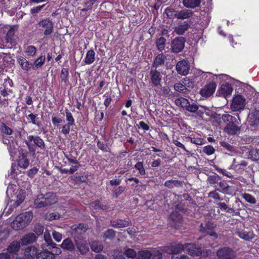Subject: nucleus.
I'll return each instance as SVG.
<instances>
[{
    "mask_svg": "<svg viewBox=\"0 0 259 259\" xmlns=\"http://www.w3.org/2000/svg\"><path fill=\"white\" fill-rule=\"evenodd\" d=\"M179 11L171 7H167L164 12L167 17L169 19H178Z\"/></svg>",
    "mask_w": 259,
    "mask_h": 259,
    "instance_id": "bb28decb",
    "label": "nucleus"
},
{
    "mask_svg": "<svg viewBox=\"0 0 259 259\" xmlns=\"http://www.w3.org/2000/svg\"><path fill=\"white\" fill-rule=\"evenodd\" d=\"M176 104L178 106L186 109L190 103L188 100L184 98H180L176 100Z\"/></svg>",
    "mask_w": 259,
    "mask_h": 259,
    "instance_id": "de8ad7c7",
    "label": "nucleus"
},
{
    "mask_svg": "<svg viewBox=\"0 0 259 259\" xmlns=\"http://www.w3.org/2000/svg\"><path fill=\"white\" fill-rule=\"evenodd\" d=\"M166 44V39L164 37L158 38L155 40V45L157 50L162 52L165 49Z\"/></svg>",
    "mask_w": 259,
    "mask_h": 259,
    "instance_id": "ea45409f",
    "label": "nucleus"
},
{
    "mask_svg": "<svg viewBox=\"0 0 259 259\" xmlns=\"http://www.w3.org/2000/svg\"><path fill=\"white\" fill-rule=\"evenodd\" d=\"M193 15V13L191 10L184 9L179 11L178 19L184 20L188 19L192 17Z\"/></svg>",
    "mask_w": 259,
    "mask_h": 259,
    "instance_id": "2f4dec72",
    "label": "nucleus"
},
{
    "mask_svg": "<svg viewBox=\"0 0 259 259\" xmlns=\"http://www.w3.org/2000/svg\"><path fill=\"white\" fill-rule=\"evenodd\" d=\"M65 157L70 164H78V160H77L76 157L73 156L72 154H65Z\"/></svg>",
    "mask_w": 259,
    "mask_h": 259,
    "instance_id": "774afa93",
    "label": "nucleus"
},
{
    "mask_svg": "<svg viewBox=\"0 0 259 259\" xmlns=\"http://www.w3.org/2000/svg\"><path fill=\"white\" fill-rule=\"evenodd\" d=\"M222 119L226 123L224 130L227 133L230 135H235L240 132L241 129L238 126L241 122L239 113H237L234 116L228 114H223Z\"/></svg>",
    "mask_w": 259,
    "mask_h": 259,
    "instance_id": "f03ea898",
    "label": "nucleus"
},
{
    "mask_svg": "<svg viewBox=\"0 0 259 259\" xmlns=\"http://www.w3.org/2000/svg\"><path fill=\"white\" fill-rule=\"evenodd\" d=\"M217 255L220 259H235L237 253L231 247H223L218 250Z\"/></svg>",
    "mask_w": 259,
    "mask_h": 259,
    "instance_id": "7ed1b4c3",
    "label": "nucleus"
},
{
    "mask_svg": "<svg viewBox=\"0 0 259 259\" xmlns=\"http://www.w3.org/2000/svg\"><path fill=\"white\" fill-rule=\"evenodd\" d=\"M46 60V57L45 55H41L38 57L36 59L32 62L33 70H36L41 67L45 64Z\"/></svg>",
    "mask_w": 259,
    "mask_h": 259,
    "instance_id": "4c0bfd02",
    "label": "nucleus"
},
{
    "mask_svg": "<svg viewBox=\"0 0 259 259\" xmlns=\"http://www.w3.org/2000/svg\"><path fill=\"white\" fill-rule=\"evenodd\" d=\"M95 53L92 49L90 50L87 53L84 58V62L86 64H91L95 60Z\"/></svg>",
    "mask_w": 259,
    "mask_h": 259,
    "instance_id": "58836bf2",
    "label": "nucleus"
},
{
    "mask_svg": "<svg viewBox=\"0 0 259 259\" xmlns=\"http://www.w3.org/2000/svg\"><path fill=\"white\" fill-rule=\"evenodd\" d=\"M123 254L125 255L127 258H137V253L134 249L132 248L126 249L124 251Z\"/></svg>",
    "mask_w": 259,
    "mask_h": 259,
    "instance_id": "6e6d98bb",
    "label": "nucleus"
},
{
    "mask_svg": "<svg viewBox=\"0 0 259 259\" xmlns=\"http://www.w3.org/2000/svg\"><path fill=\"white\" fill-rule=\"evenodd\" d=\"M14 34H15V30L12 27H11L6 35V39L8 42H10L11 44H13L14 42Z\"/></svg>",
    "mask_w": 259,
    "mask_h": 259,
    "instance_id": "09e8293b",
    "label": "nucleus"
},
{
    "mask_svg": "<svg viewBox=\"0 0 259 259\" xmlns=\"http://www.w3.org/2000/svg\"><path fill=\"white\" fill-rule=\"evenodd\" d=\"M220 144L221 146L224 148V149L227 150L229 152H234L235 151L234 146H232L226 141H221Z\"/></svg>",
    "mask_w": 259,
    "mask_h": 259,
    "instance_id": "052dcab7",
    "label": "nucleus"
},
{
    "mask_svg": "<svg viewBox=\"0 0 259 259\" xmlns=\"http://www.w3.org/2000/svg\"><path fill=\"white\" fill-rule=\"evenodd\" d=\"M75 246L81 255L87 254L89 251V246L87 241L85 240H75Z\"/></svg>",
    "mask_w": 259,
    "mask_h": 259,
    "instance_id": "f3484780",
    "label": "nucleus"
},
{
    "mask_svg": "<svg viewBox=\"0 0 259 259\" xmlns=\"http://www.w3.org/2000/svg\"><path fill=\"white\" fill-rule=\"evenodd\" d=\"M44 199L47 206L53 204L57 201L56 196L53 192H48L44 195Z\"/></svg>",
    "mask_w": 259,
    "mask_h": 259,
    "instance_id": "cd10ccee",
    "label": "nucleus"
},
{
    "mask_svg": "<svg viewBox=\"0 0 259 259\" xmlns=\"http://www.w3.org/2000/svg\"><path fill=\"white\" fill-rule=\"evenodd\" d=\"M134 167L139 171V174L141 176H144L146 174V170L144 167V163L142 161H138L135 165Z\"/></svg>",
    "mask_w": 259,
    "mask_h": 259,
    "instance_id": "864d4df0",
    "label": "nucleus"
},
{
    "mask_svg": "<svg viewBox=\"0 0 259 259\" xmlns=\"http://www.w3.org/2000/svg\"><path fill=\"white\" fill-rule=\"evenodd\" d=\"M186 39L182 36L176 37L171 43V51L175 53H178L183 51L185 46Z\"/></svg>",
    "mask_w": 259,
    "mask_h": 259,
    "instance_id": "1a4fd4ad",
    "label": "nucleus"
},
{
    "mask_svg": "<svg viewBox=\"0 0 259 259\" xmlns=\"http://www.w3.org/2000/svg\"><path fill=\"white\" fill-rule=\"evenodd\" d=\"M90 246L92 250L94 252L99 253L103 250V245L100 241L94 240L90 243Z\"/></svg>",
    "mask_w": 259,
    "mask_h": 259,
    "instance_id": "7c9ffc66",
    "label": "nucleus"
},
{
    "mask_svg": "<svg viewBox=\"0 0 259 259\" xmlns=\"http://www.w3.org/2000/svg\"><path fill=\"white\" fill-rule=\"evenodd\" d=\"M65 115L66 117V120L67 123L70 124L72 125H75V119L72 115L71 112L67 109L66 108L65 110Z\"/></svg>",
    "mask_w": 259,
    "mask_h": 259,
    "instance_id": "603ef678",
    "label": "nucleus"
},
{
    "mask_svg": "<svg viewBox=\"0 0 259 259\" xmlns=\"http://www.w3.org/2000/svg\"><path fill=\"white\" fill-rule=\"evenodd\" d=\"M36 237L33 233H29L25 234L21 239L22 245H27L32 243L35 240Z\"/></svg>",
    "mask_w": 259,
    "mask_h": 259,
    "instance_id": "a878e982",
    "label": "nucleus"
},
{
    "mask_svg": "<svg viewBox=\"0 0 259 259\" xmlns=\"http://www.w3.org/2000/svg\"><path fill=\"white\" fill-rule=\"evenodd\" d=\"M70 228L72 235L75 238H77L80 239L79 237L82 238L81 235L87 231L88 228L87 224L80 223L72 225Z\"/></svg>",
    "mask_w": 259,
    "mask_h": 259,
    "instance_id": "9d476101",
    "label": "nucleus"
},
{
    "mask_svg": "<svg viewBox=\"0 0 259 259\" xmlns=\"http://www.w3.org/2000/svg\"><path fill=\"white\" fill-rule=\"evenodd\" d=\"M38 250L34 246H30L27 247L24 252L26 257L28 258H32L36 256Z\"/></svg>",
    "mask_w": 259,
    "mask_h": 259,
    "instance_id": "e433bc0d",
    "label": "nucleus"
},
{
    "mask_svg": "<svg viewBox=\"0 0 259 259\" xmlns=\"http://www.w3.org/2000/svg\"><path fill=\"white\" fill-rule=\"evenodd\" d=\"M217 88V83L213 80L208 81L206 84L200 89L199 94L204 98H208L214 94Z\"/></svg>",
    "mask_w": 259,
    "mask_h": 259,
    "instance_id": "39448f33",
    "label": "nucleus"
},
{
    "mask_svg": "<svg viewBox=\"0 0 259 259\" xmlns=\"http://www.w3.org/2000/svg\"><path fill=\"white\" fill-rule=\"evenodd\" d=\"M151 82L153 87L161 86L162 76L161 72L156 69H151L150 71Z\"/></svg>",
    "mask_w": 259,
    "mask_h": 259,
    "instance_id": "ddd939ff",
    "label": "nucleus"
},
{
    "mask_svg": "<svg viewBox=\"0 0 259 259\" xmlns=\"http://www.w3.org/2000/svg\"><path fill=\"white\" fill-rule=\"evenodd\" d=\"M61 82L66 84L68 81L69 77V69L68 68H63L61 69L60 73Z\"/></svg>",
    "mask_w": 259,
    "mask_h": 259,
    "instance_id": "79ce46f5",
    "label": "nucleus"
},
{
    "mask_svg": "<svg viewBox=\"0 0 259 259\" xmlns=\"http://www.w3.org/2000/svg\"><path fill=\"white\" fill-rule=\"evenodd\" d=\"M25 214V216H24V214H21L15 218V220L12 224V227L14 229L18 230H21L24 228V218L26 217V214H27L29 216L31 215L32 217L31 212H26Z\"/></svg>",
    "mask_w": 259,
    "mask_h": 259,
    "instance_id": "2eb2a0df",
    "label": "nucleus"
},
{
    "mask_svg": "<svg viewBox=\"0 0 259 259\" xmlns=\"http://www.w3.org/2000/svg\"><path fill=\"white\" fill-rule=\"evenodd\" d=\"M60 246L65 251L72 252L75 249V244H74L70 238H67L63 240Z\"/></svg>",
    "mask_w": 259,
    "mask_h": 259,
    "instance_id": "412c9836",
    "label": "nucleus"
},
{
    "mask_svg": "<svg viewBox=\"0 0 259 259\" xmlns=\"http://www.w3.org/2000/svg\"><path fill=\"white\" fill-rule=\"evenodd\" d=\"M166 56L162 53L158 54L154 58L152 64V67L156 69L164 65Z\"/></svg>",
    "mask_w": 259,
    "mask_h": 259,
    "instance_id": "6ab92c4d",
    "label": "nucleus"
},
{
    "mask_svg": "<svg viewBox=\"0 0 259 259\" xmlns=\"http://www.w3.org/2000/svg\"><path fill=\"white\" fill-rule=\"evenodd\" d=\"M215 150L214 148L210 145L204 146L203 148V152L207 155H211L214 153Z\"/></svg>",
    "mask_w": 259,
    "mask_h": 259,
    "instance_id": "680f3d73",
    "label": "nucleus"
},
{
    "mask_svg": "<svg viewBox=\"0 0 259 259\" xmlns=\"http://www.w3.org/2000/svg\"><path fill=\"white\" fill-rule=\"evenodd\" d=\"M242 197L245 200L246 202L252 204L256 203V199L254 197L248 193H244L242 195Z\"/></svg>",
    "mask_w": 259,
    "mask_h": 259,
    "instance_id": "bf43d9fd",
    "label": "nucleus"
},
{
    "mask_svg": "<svg viewBox=\"0 0 259 259\" xmlns=\"http://www.w3.org/2000/svg\"><path fill=\"white\" fill-rule=\"evenodd\" d=\"M17 62L24 71L28 72L31 69L33 70L32 62H29L26 58L21 56L17 59Z\"/></svg>",
    "mask_w": 259,
    "mask_h": 259,
    "instance_id": "aec40b11",
    "label": "nucleus"
},
{
    "mask_svg": "<svg viewBox=\"0 0 259 259\" xmlns=\"http://www.w3.org/2000/svg\"><path fill=\"white\" fill-rule=\"evenodd\" d=\"M151 257L150 259H162V254L161 252L156 248H153L150 250Z\"/></svg>",
    "mask_w": 259,
    "mask_h": 259,
    "instance_id": "8fccbe9b",
    "label": "nucleus"
},
{
    "mask_svg": "<svg viewBox=\"0 0 259 259\" xmlns=\"http://www.w3.org/2000/svg\"><path fill=\"white\" fill-rule=\"evenodd\" d=\"M20 247V242L17 241H14L8 247L7 251L10 253H16L19 250Z\"/></svg>",
    "mask_w": 259,
    "mask_h": 259,
    "instance_id": "c9c22d12",
    "label": "nucleus"
},
{
    "mask_svg": "<svg viewBox=\"0 0 259 259\" xmlns=\"http://www.w3.org/2000/svg\"><path fill=\"white\" fill-rule=\"evenodd\" d=\"M110 224L113 227L119 228H124L131 225V222L125 220L116 219L111 220Z\"/></svg>",
    "mask_w": 259,
    "mask_h": 259,
    "instance_id": "5701e85b",
    "label": "nucleus"
},
{
    "mask_svg": "<svg viewBox=\"0 0 259 259\" xmlns=\"http://www.w3.org/2000/svg\"><path fill=\"white\" fill-rule=\"evenodd\" d=\"M46 201L44 199V195L40 194L37 196L36 199H35L34 204L36 208H43L47 206Z\"/></svg>",
    "mask_w": 259,
    "mask_h": 259,
    "instance_id": "a19ab883",
    "label": "nucleus"
},
{
    "mask_svg": "<svg viewBox=\"0 0 259 259\" xmlns=\"http://www.w3.org/2000/svg\"><path fill=\"white\" fill-rule=\"evenodd\" d=\"M176 68L178 74L186 76L189 73L190 66L188 61L183 60L177 63Z\"/></svg>",
    "mask_w": 259,
    "mask_h": 259,
    "instance_id": "4468645a",
    "label": "nucleus"
},
{
    "mask_svg": "<svg viewBox=\"0 0 259 259\" xmlns=\"http://www.w3.org/2000/svg\"><path fill=\"white\" fill-rule=\"evenodd\" d=\"M185 249L189 254L193 256H200L202 254L201 248L195 244L185 243Z\"/></svg>",
    "mask_w": 259,
    "mask_h": 259,
    "instance_id": "a211bd4d",
    "label": "nucleus"
},
{
    "mask_svg": "<svg viewBox=\"0 0 259 259\" xmlns=\"http://www.w3.org/2000/svg\"><path fill=\"white\" fill-rule=\"evenodd\" d=\"M184 182L180 180H169L164 182V186L169 189H172L175 188H179L183 187Z\"/></svg>",
    "mask_w": 259,
    "mask_h": 259,
    "instance_id": "4be33fe9",
    "label": "nucleus"
},
{
    "mask_svg": "<svg viewBox=\"0 0 259 259\" xmlns=\"http://www.w3.org/2000/svg\"><path fill=\"white\" fill-rule=\"evenodd\" d=\"M45 243L41 244V249L39 252L37 251L36 259H54L55 255H59L61 250L54 243L50 235H45Z\"/></svg>",
    "mask_w": 259,
    "mask_h": 259,
    "instance_id": "f257e3e1",
    "label": "nucleus"
},
{
    "mask_svg": "<svg viewBox=\"0 0 259 259\" xmlns=\"http://www.w3.org/2000/svg\"><path fill=\"white\" fill-rule=\"evenodd\" d=\"M125 187L124 186H120L118 187L114 190L112 197L115 198H118V196L125 191Z\"/></svg>",
    "mask_w": 259,
    "mask_h": 259,
    "instance_id": "e2e57ef3",
    "label": "nucleus"
},
{
    "mask_svg": "<svg viewBox=\"0 0 259 259\" xmlns=\"http://www.w3.org/2000/svg\"><path fill=\"white\" fill-rule=\"evenodd\" d=\"M248 124L252 131H256L259 128V109H254L249 114Z\"/></svg>",
    "mask_w": 259,
    "mask_h": 259,
    "instance_id": "20e7f679",
    "label": "nucleus"
},
{
    "mask_svg": "<svg viewBox=\"0 0 259 259\" xmlns=\"http://www.w3.org/2000/svg\"><path fill=\"white\" fill-rule=\"evenodd\" d=\"M1 128L2 132L6 135H11L13 133V130L4 123H2Z\"/></svg>",
    "mask_w": 259,
    "mask_h": 259,
    "instance_id": "338daca9",
    "label": "nucleus"
},
{
    "mask_svg": "<svg viewBox=\"0 0 259 259\" xmlns=\"http://www.w3.org/2000/svg\"><path fill=\"white\" fill-rule=\"evenodd\" d=\"M186 139L190 141L191 143L195 144L196 145H201L204 143V139L197 136H188L186 137Z\"/></svg>",
    "mask_w": 259,
    "mask_h": 259,
    "instance_id": "c03bdc74",
    "label": "nucleus"
},
{
    "mask_svg": "<svg viewBox=\"0 0 259 259\" xmlns=\"http://www.w3.org/2000/svg\"><path fill=\"white\" fill-rule=\"evenodd\" d=\"M26 118L28 120H30V122L32 124L35 125L37 126H39L41 122L38 120V118L37 117V115L34 114L33 113H30L28 114Z\"/></svg>",
    "mask_w": 259,
    "mask_h": 259,
    "instance_id": "49530a36",
    "label": "nucleus"
},
{
    "mask_svg": "<svg viewBox=\"0 0 259 259\" xmlns=\"http://www.w3.org/2000/svg\"><path fill=\"white\" fill-rule=\"evenodd\" d=\"M201 0H183V5L187 8L194 9L199 6Z\"/></svg>",
    "mask_w": 259,
    "mask_h": 259,
    "instance_id": "473e14b6",
    "label": "nucleus"
},
{
    "mask_svg": "<svg viewBox=\"0 0 259 259\" xmlns=\"http://www.w3.org/2000/svg\"><path fill=\"white\" fill-rule=\"evenodd\" d=\"M170 219L176 222H180L183 219L182 215L178 211H174L170 214Z\"/></svg>",
    "mask_w": 259,
    "mask_h": 259,
    "instance_id": "4d7b16f0",
    "label": "nucleus"
},
{
    "mask_svg": "<svg viewBox=\"0 0 259 259\" xmlns=\"http://www.w3.org/2000/svg\"><path fill=\"white\" fill-rule=\"evenodd\" d=\"M103 97L105 98L104 101V105L107 108L110 104H111V102L112 101V98H111V93H106L103 95Z\"/></svg>",
    "mask_w": 259,
    "mask_h": 259,
    "instance_id": "0e129e2a",
    "label": "nucleus"
},
{
    "mask_svg": "<svg viewBox=\"0 0 259 259\" xmlns=\"http://www.w3.org/2000/svg\"><path fill=\"white\" fill-rule=\"evenodd\" d=\"M151 257L150 250H142L137 253V259H150Z\"/></svg>",
    "mask_w": 259,
    "mask_h": 259,
    "instance_id": "37998d69",
    "label": "nucleus"
},
{
    "mask_svg": "<svg viewBox=\"0 0 259 259\" xmlns=\"http://www.w3.org/2000/svg\"><path fill=\"white\" fill-rule=\"evenodd\" d=\"M216 225L210 221L205 223H201L200 225V231L201 233L208 235L214 238H218V235L214 231Z\"/></svg>",
    "mask_w": 259,
    "mask_h": 259,
    "instance_id": "423d86ee",
    "label": "nucleus"
},
{
    "mask_svg": "<svg viewBox=\"0 0 259 259\" xmlns=\"http://www.w3.org/2000/svg\"><path fill=\"white\" fill-rule=\"evenodd\" d=\"M102 198L97 199L91 203V206L95 209H101L106 210L108 208L107 205L103 204L101 202Z\"/></svg>",
    "mask_w": 259,
    "mask_h": 259,
    "instance_id": "f704fd0d",
    "label": "nucleus"
},
{
    "mask_svg": "<svg viewBox=\"0 0 259 259\" xmlns=\"http://www.w3.org/2000/svg\"><path fill=\"white\" fill-rule=\"evenodd\" d=\"M37 52V49L34 46H27L24 51V53L27 57V59H30L35 56Z\"/></svg>",
    "mask_w": 259,
    "mask_h": 259,
    "instance_id": "72a5a7b5",
    "label": "nucleus"
},
{
    "mask_svg": "<svg viewBox=\"0 0 259 259\" xmlns=\"http://www.w3.org/2000/svg\"><path fill=\"white\" fill-rule=\"evenodd\" d=\"M219 208L226 212H231L234 211L233 208L229 207L225 202H220L218 203Z\"/></svg>",
    "mask_w": 259,
    "mask_h": 259,
    "instance_id": "69168bd1",
    "label": "nucleus"
},
{
    "mask_svg": "<svg viewBox=\"0 0 259 259\" xmlns=\"http://www.w3.org/2000/svg\"><path fill=\"white\" fill-rule=\"evenodd\" d=\"M233 88L230 84L226 83L221 85L219 89V94L224 97L230 95L232 92Z\"/></svg>",
    "mask_w": 259,
    "mask_h": 259,
    "instance_id": "393cba45",
    "label": "nucleus"
},
{
    "mask_svg": "<svg viewBox=\"0 0 259 259\" xmlns=\"http://www.w3.org/2000/svg\"><path fill=\"white\" fill-rule=\"evenodd\" d=\"M244 102V98L240 95H238L233 98L231 105V109L233 111H240L243 110Z\"/></svg>",
    "mask_w": 259,
    "mask_h": 259,
    "instance_id": "9b49d317",
    "label": "nucleus"
},
{
    "mask_svg": "<svg viewBox=\"0 0 259 259\" xmlns=\"http://www.w3.org/2000/svg\"><path fill=\"white\" fill-rule=\"evenodd\" d=\"M248 163L244 160H241L240 162L236 161L234 159L231 167L234 169L238 174H243V172L247 168Z\"/></svg>",
    "mask_w": 259,
    "mask_h": 259,
    "instance_id": "dca6fc26",
    "label": "nucleus"
},
{
    "mask_svg": "<svg viewBox=\"0 0 259 259\" xmlns=\"http://www.w3.org/2000/svg\"><path fill=\"white\" fill-rule=\"evenodd\" d=\"M40 30H44V34L45 35H50L54 30L53 22L49 18H44L38 23Z\"/></svg>",
    "mask_w": 259,
    "mask_h": 259,
    "instance_id": "6e6552de",
    "label": "nucleus"
},
{
    "mask_svg": "<svg viewBox=\"0 0 259 259\" xmlns=\"http://www.w3.org/2000/svg\"><path fill=\"white\" fill-rule=\"evenodd\" d=\"M18 166L23 169L27 168L29 164V161L27 158L26 155L22 153L19 157L17 160Z\"/></svg>",
    "mask_w": 259,
    "mask_h": 259,
    "instance_id": "c756f323",
    "label": "nucleus"
},
{
    "mask_svg": "<svg viewBox=\"0 0 259 259\" xmlns=\"http://www.w3.org/2000/svg\"><path fill=\"white\" fill-rule=\"evenodd\" d=\"M249 155L250 158L254 161L259 160V149H251L249 151Z\"/></svg>",
    "mask_w": 259,
    "mask_h": 259,
    "instance_id": "13d9d810",
    "label": "nucleus"
},
{
    "mask_svg": "<svg viewBox=\"0 0 259 259\" xmlns=\"http://www.w3.org/2000/svg\"><path fill=\"white\" fill-rule=\"evenodd\" d=\"M97 146L99 149L104 152H108L110 151V148L107 144L104 143L103 142H101L99 140L97 142Z\"/></svg>",
    "mask_w": 259,
    "mask_h": 259,
    "instance_id": "5fc2aeb1",
    "label": "nucleus"
},
{
    "mask_svg": "<svg viewBox=\"0 0 259 259\" xmlns=\"http://www.w3.org/2000/svg\"><path fill=\"white\" fill-rule=\"evenodd\" d=\"M190 27V24L187 21L175 27V32L178 35H183Z\"/></svg>",
    "mask_w": 259,
    "mask_h": 259,
    "instance_id": "c85d7f7f",
    "label": "nucleus"
},
{
    "mask_svg": "<svg viewBox=\"0 0 259 259\" xmlns=\"http://www.w3.org/2000/svg\"><path fill=\"white\" fill-rule=\"evenodd\" d=\"M219 181H221V177L216 174L213 175H210L208 177V183L211 185H214L216 184H218V183H219Z\"/></svg>",
    "mask_w": 259,
    "mask_h": 259,
    "instance_id": "3c124183",
    "label": "nucleus"
},
{
    "mask_svg": "<svg viewBox=\"0 0 259 259\" xmlns=\"http://www.w3.org/2000/svg\"><path fill=\"white\" fill-rule=\"evenodd\" d=\"M217 191L224 194L233 196L236 192V187L234 186H229L225 181H220L218 184Z\"/></svg>",
    "mask_w": 259,
    "mask_h": 259,
    "instance_id": "0eeeda50",
    "label": "nucleus"
},
{
    "mask_svg": "<svg viewBox=\"0 0 259 259\" xmlns=\"http://www.w3.org/2000/svg\"><path fill=\"white\" fill-rule=\"evenodd\" d=\"M27 139L29 142H33L34 145L41 149L45 148V144L44 140L38 136L29 135L27 137Z\"/></svg>",
    "mask_w": 259,
    "mask_h": 259,
    "instance_id": "b1692460",
    "label": "nucleus"
},
{
    "mask_svg": "<svg viewBox=\"0 0 259 259\" xmlns=\"http://www.w3.org/2000/svg\"><path fill=\"white\" fill-rule=\"evenodd\" d=\"M185 249V244L177 243L162 247L161 250L168 254H178Z\"/></svg>",
    "mask_w": 259,
    "mask_h": 259,
    "instance_id": "f8f14e48",
    "label": "nucleus"
},
{
    "mask_svg": "<svg viewBox=\"0 0 259 259\" xmlns=\"http://www.w3.org/2000/svg\"><path fill=\"white\" fill-rule=\"evenodd\" d=\"M115 236V231L111 229H109L104 232L102 236L104 240H113Z\"/></svg>",
    "mask_w": 259,
    "mask_h": 259,
    "instance_id": "a18cd8bd",
    "label": "nucleus"
}]
</instances>
